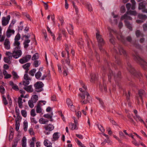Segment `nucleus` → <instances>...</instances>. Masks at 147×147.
<instances>
[{
  "label": "nucleus",
  "mask_w": 147,
  "mask_h": 147,
  "mask_svg": "<svg viewBox=\"0 0 147 147\" xmlns=\"http://www.w3.org/2000/svg\"><path fill=\"white\" fill-rule=\"evenodd\" d=\"M60 134L58 132L55 133L53 135L52 141L57 140L59 137Z\"/></svg>",
  "instance_id": "20"
},
{
  "label": "nucleus",
  "mask_w": 147,
  "mask_h": 147,
  "mask_svg": "<svg viewBox=\"0 0 147 147\" xmlns=\"http://www.w3.org/2000/svg\"><path fill=\"white\" fill-rule=\"evenodd\" d=\"M13 53H11L10 52H7L6 53V55L8 56V57H9V58H11L12 57H13L12 55H13Z\"/></svg>",
  "instance_id": "51"
},
{
  "label": "nucleus",
  "mask_w": 147,
  "mask_h": 147,
  "mask_svg": "<svg viewBox=\"0 0 147 147\" xmlns=\"http://www.w3.org/2000/svg\"><path fill=\"white\" fill-rule=\"evenodd\" d=\"M127 20H128L125 19V20L124 21L125 25L131 31L132 30V25Z\"/></svg>",
  "instance_id": "21"
},
{
  "label": "nucleus",
  "mask_w": 147,
  "mask_h": 147,
  "mask_svg": "<svg viewBox=\"0 0 147 147\" xmlns=\"http://www.w3.org/2000/svg\"><path fill=\"white\" fill-rule=\"evenodd\" d=\"M10 58L9 57H5L4 58V61L6 63H9L10 62Z\"/></svg>",
  "instance_id": "52"
},
{
  "label": "nucleus",
  "mask_w": 147,
  "mask_h": 147,
  "mask_svg": "<svg viewBox=\"0 0 147 147\" xmlns=\"http://www.w3.org/2000/svg\"><path fill=\"white\" fill-rule=\"evenodd\" d=\"M136 35L137 37H143V34L142 33L140 30H137L136 32Z\"/></svg>",
  "instance_id": "38"
},
{
  "label": "nucleus",
  "mask_w": 147,
  "mask_h": 147,
  "mask_svg": "<svg viewBox=\"0 0 147 147\" xmlns=\"http://www.w3.org/2000/svg\"><path fill=\"white\" fill-rule=\"evenodd\" d=\"M20 34L18 33L16 36L15 38V41L13 43L14 46H19L20 45V43L18 41V40L20 39Z\"/></svg>",
  "instance_id": "15"
},
{
  "label": "nucleus",
  "mask_w": 147,
  "mask_h": 147,
  "mask_svg": "<svg viewBox=\"0 0 147 147\" xmlns=\"http://www.w3.org/2000/svg\"><path fill=\"white\" fill-rule=\"evenodd\" d=\"M29 80H26V81H23V84L25 86H26L28 85L30 83Z\"/></svg>",
  "instance_id": "58"
},
{
  "label": "nucleus",
  "mask_w": 147,
  "mask_h": 147,
  "mask_svg": "<svg viewBox=\"0 0 147 147\" xmlns=\"http://www.w3.org/2000/svg\"><path fill=\"white\" fill-rule=\"evenodd\" d=\"M53 115V113H52L51 115H50L49 114H45L43 115V116L45 118H52Z\"/></svg>",
  "instance_id": "47"
},
{
  "label": "nucleus",
  "mask_w": 147,
  "mask_h": 147,
  "mask_svg": "<svg viewBox=\"0 0 147 147\" xmlns=\"http://www.w3.org/2000/svg\"><path fill=\"white\" fill-rule=\"evenodd\" d=\"M24 79L26 80H31L30 78L29 77V76L27 73H26L24 76Z\"/></svg>",
  "instance_id": "49"
},
{
  "label": "nucleus",
  "mask_w": 147,
  "mask_h": 147,
  "mask_svg": "<svg viewBox=\"0 0 147 147\" xmlns=\"http://www.w3.org/2000/svg\"><path fill=\"white\" fill-rule=\"evenodd\" d=\"M126 7L128 11H129V9L131 7V5L130 3H127L126 5Z\"/></svg>",
  "instance_id": "63"
},
{
  "label": "nucleus",
  "mask_w": 147,
  "mask_h": 147,
  "mask_svg": "<svg viewBox=\"0 0 147 147\" xmlns=\"http://www.w3.org/2000/svg\"><path fill=\"white\" fill-rule=\"evenodd\" d=\"M23 88L28 92H32L33 90L31 85H29L26 87H24Z\"/></svg>",
  "instance_id": "25"
},
{
  "label": "nucleus",
  "mask_w": 147,
  "mask_h": 147,
  "mask_svg": "<svg viewBox=\"0 0 147 147\" xmlns=\"http://www.w3.org/2000/svg\"><path fill=\"white\" fill-rule=\"evenodd\" d=\"M42 75V73L40 71H38L35 74V76L36 78L37 79H38Z\"/></svg>",
  "instance_id": "40"
},
{
  "label": "nucleus",
  "mask_w": 147,
  "mask_h": 147,
  "mask_svg": "<svg viewBox=\"0 0 147 147\" xmlns=\"http://www.w3.org/2000/svg\"><path fill=\"white\" fill-rule=\"evenodd\" d=\"M119 136L121 138H123L125 137L123 132L122 131H119Z\"/></svg>",
  "instance_id": "61"
},
{
  "label": "nucleus",
  "mask_w": 147,
  "mask_h": 147,
  "mask_svg": "<svg viewBox=\"0 0 147 147\" xmlns=\"http://www.w3.org/2000/svg\"><path fill=\"white\" fill-rule=\"evenodd\" d=\"M3 101V104L5 105H7L8 104V102L6 99V98L4 96H2Z\"/></svg>",
  "instance_id": "46"
},
{
  "label": "nucleus",
  "mask_w": 147,
  "mask_h": 147,
  "mask_svg": "<svg viewBox=\"0 0 147 147\" xmlns=\"http://www.w3.org/2000/svg\"><path fill=\"white\" fill-rule=\"evenodd\" d=\"M109 80L111 82L110 79L113 78L115 81L119 80L121 78V73L119 71L117 74L115 75L112 71L111 70H109V73L108 74Z\"/></svg>",
  "instance_id": "3"
},
{
  "label": "nucleus",
  "mask_w": 147,
  "mask_h": 147,
  "mask_svg": "<svg viewBox=\"0 0 147 147\" xmlns=\"http://www.w3.org/2000/svg\"><path fill=\"white\" fill-rule=\"evenodd\" d=\"M88 10L89 11H91L92 10V8L91 7L90 4L89 3H88L87 5L86 6Z\"/></svg>",
  "instance_id": "48"
},
{
  "label": "nucleus",
  "mask_w": 147,
  "mask_h": 147,
  "mask_svg": "<svg viewBox=\"0 0 147 147\" xmlns=\"http://www.w3.org/2000/svg\"><path fill=\"white\" fill-rule=\"evenodd\" d=\"M45 131H44V133L46 135H48L50 134V132H47L46 131H50L54 129V127L53 125L51 124H49L45 125L44 127Z\"/></svg>",
  "instance_id": "9"
},
{
  "label": "nucleus",
  "mask_w": 147,
  "mask_h": 147,
  "mask_svg": "<svg viewBox=\"0 0 147 147\" xmlns=\"http://www.w3.org/2000/svg\"><path fill=\"white\" fill-rule=\"evenodd\" d=\"M138 18L140 19L144 20H146L147 18V16L145 15L139 13L138 15Z\"/></svg>",
  "instance_id": "29"
},
{
  "label": "nucleus",
  "mask_w": 147,
  "mask_h": 147,
  "mask_svg": "<svg viewBox=\"0 0 147 147\" xmlns=\"http://www.w3.org/2000/svg\"><path fill=\"white\" fill-rule=\"evenodd\" d=\"M10 18V16L9 15L7 16L6 18L5 17L2 18V24L3 26L7 25L9 23Z\"/></svg>",
  "instance_id": "14"
},
{
  "label": "nucleus",
  "mask_w": 147,
  "mask_h": 147,
  "mask_svg": "<svg viewBox=\"0 0 147 147\" xmlns=\"http://www.w3.org/2000/svg\"><path fill=\"white\" fill-rule=\"evenodd\" d=\"M5 89L2 85H1L0 86V92L2 94L4 93Z\"/></svg>",
  "instance_id": "50"
},
{
  "label": "nucleus",
  "mask_w": 147,
  "mask_h": 147,
  "mask_svg": "<svg viewBox=\"0 0 147 147\" xmlns=\"http://www.w3.org/2000/svg\"><path fill=\"white\" fill-rule=\"evenodd\" d=\"M38 100V96L36 95H33L31 98V100L34 103H36Z\"/></svg>",
  "instance_id": "28"
},
{
  "label": "nucleus",
  "mask_w": 147,
  "mask_h": 147,
  "mask_svg": "<svg viewBox=\"0 0 147 147\" xmlns=\"http://www.w3.org/2000/svg\"><path fill=\"white\" fill-rule=\"evenodd\" d=\"M138 94L140 99L141 100L142 104L143 103L144 101L143 100V97H146V93L144 90H139Z\"/></svg>",
  "instance_id": "16"
},
{
  "label": "nucleus",
  "mask_w": 147,
  "mask_h": 147,
  "mask_svg": "<svg viewBox=\"0 0 147 147\" xmlns=\"http://www.w3.org/2000/svg\"><path fill=\"white\" fill-rule=\"evenodd\" d=\"M15 112L16 115L17 117H18L20 114V111L19 109L17 107H16L15 108Z\"/></svg>",
  "instance_id": "56"
},
{
  "label": "nucleus",
  "mask_w": 147,
  "mask_h": 147,
  "mask_svg": "<svg viewBox=\"0 0 147 147\" xmlns=\"http://www.w3.org/2000/svg\"><path fill=\"white\" fill-rule=\"evenodd\" d=\"M36 112L37 113H40L42 112V109L41 107H36Z\"/></svg>",
  "instance_id": "55"
},
{
  "label": "nucleus",
  "mask_w": 147,
  "mask_h": 147,
  "mask_svg": "<svg viewBox=\"0 0 147 147\" xmlns=\"http://www.w3.org/2000/svg\"><path fill=\"white\" fill-rule=\"evenodd\" d=\"M117 38L119 40L124 44L126 43V41L124 37L121 34H120L117 35Z\"/></svg>",
  "instance_id": "19"
},
{
  "label": "nucleus",
  "mask_w": 147,
  "mask_h": 147,
  "mask_svg": "<svg viewBox=\"0 0 147 147\" xmlns=\"http://www.w3.org/2000/svg\"><path fill=\"white\" fill-rule=\"evenodd\" d=\"M98 128L102 132H104L105 131V129L101 125H98Z\"/></svg>",
  "instance_id": "54"
},
{
  "label": "nucleus",
  "mask_w": 147,
  "mask_h": 147,
  "mask_svg": "<svg viewBox=\"0 0 147 147\" xmlns=\"http://www.w3.org/2000/svg\"><path fill=\"white\" fill-rule=\"evenodd\" d=\"M127 14H130L135 16L137 15V12L135 11L129 10L123 16H121V20H123L124 19L131 20L132 18L130 16H128Z\"/></svg>",
  "instance_id": "6"
},
{
  "label": "nucleus",
  "mask_w": 147,
  "mask_h": 147,
  "mask_svg": "<svg viewBox=\"0 0 147 147\" xmlns=\"http://www.w3.org/2000/svg\"><path fill=\"white\" fill-rule=\"evenodd\" d=\"M118 49L119 51V53L120 55L123 54L124 56L126 55V51L123 49L122 47L119 46Z\"/></svg>",
  "instance_id": "23"
},
{
  "label": "nucleus",
  "mask_w": 147,
  "mask_h": 147,
  "mask_svg": "<svg viewBox=\"0 0 147 147\" xmlns=\"http://www.w3.org/2000/svg\"><path fill=\"white\" fill-rule=\"evenodd\" d=\"M30 41V39H27L25 40L23 44L24 45V47L25 48H27L28 46L29 43Z\"/></svg>",
  "instance_id": "32"
},
{
  "label": "nucleus",
  "mask_w": 147,
  "mask_h": 147,
  "mask_svg": "<svg viewBox=\"0 0 147 147\" xmlns=\"http://www.w3.org/2000/svg\"><path fill=\"white\" fill-rule=\"evenodd\" d=\"M12 74L13 76V78L14 80H16L18 79L19 76H18L16 72L14 71H13L12 72Z\"/></svg>",
  "instance_id": "34"
},
{
  "label": "nucleus",
  "mask_w": 147,
  "mask_h": 147,
  "mask_svg": "<svg viewBox=\"0 0 147 147\" xmlns=\"http://www.w3.org/2000/svg\"><path fill=\"white\" fill-rule=\"evenodd\" d=\"M31 56L30 55H27L25 56L22 57L19 60L20 63L23 64L28 62L31 59Z\"/></svg>",
  "instance_id": "10"
},
{
  "label": "nucleus",
  "mask_w": 147,
  "mask_h": 147,
  "mask_svg": "<svg viewBox=\"0 0 147 147\" xmlns=\"http://www.w3.org/2000/svg\"><path fill=\"white\" fill-rule=\"evenodd\" d=\"M127 69L132 74L137 78L142 76V74L139 71H136L129 63H127Z\"/></svg>",
  "instance_id": "4"
},
{
  "label": "nucleus",
  "mask_w": 147,
  "mask_h": 147,
  "mask_svg": "<svg viewBox=\"0 0 147 147\" xmlns=\"http://www.w3.org/2000/svg\"><path fill=\"white\" fill-rule=\"evenodd\" d=\"M30 114L32 117H34L36 115V114L35 113V110L34 109H32L31 110Z\"/></svg>",
  "instance_id": "59"
},
{
  "label": "nucleus",
  "mask_w": 147,
  "mask_h": 147,
  "mask_svg": "<svg viewBox=\"0 0 147 147\" xmlns=\"http://www.w3.org/2000/svg\"><path fill=\"white\" fill-rule=\"evenodd\" d=\"M36 69H33L31 70L29 72V74L30 75L32 76H34V73L36 72Z\"/></svg>",
  "instance_id": "44"
},
{
  "label": "nucleus",
  "mask_w": 147,
  "mask_h": 147,
  "mask_svg": "<svg viewBox=\"0 0 147 147\" xmlns=\"http://www.w3.org/2000/svg\"><path fill=\"white\" fill-rule=\"evenodd\" d=\"M66 28L70 34L72 35L73 34V30L74 29V27L72 24H67Z\"/></svg>",
  "instance_id": "17"
},
{
  "label": "nucleus",
  "mask_w": 147,
  "mask_h": 147,
  "mask_svg": "<svg viewBox=\"0 0 147 147\" xmlns=\"http://www.w3.org/2000/svg\"><path fill=\"white\" fill-rule=\"evenodd\" d=\"M29 132L31 135H34V133L33 131V129L32 128H30L29 129Z\"/></svg>",
  "instance_id": "60"
},
{
  "label": "nucleus",
  "mask_w": 147,
  "mask_h": 147,
  "mask_svg": "<svg viewBox=\"0 0 147 147\" xmlns=\"http://www.w3.org/2000/svg\"><path fill=\"white\" fill-rule=\"evenodd\" d=\"M134 118L137 122L140 121V122L144 123V121L141 118V117L137 115L136 116H134Z\"/></svg>",
  "instance_id": "27"
},
{
  "label": "nucleus",
  "mask_w": 147,
  "mask_h": 147,
  "mask_svg": "<svg viewBox=\"0 0 147 147\" xmlns=\"http://www.w3.org/2000/svg\"><path fill=\"white\" fill-rule=\"evenodd\" d=\"M80 82L82 88H79L81 93L78 95L79 98L82 104H86L91 101V98L89 93L86 91V86L82 81H80Z\"/></svg>",
  "instance_id": "1"
},
{
  "label": "nucleus",
  "mask_w": 147,
  "mask_h": 147,
  "mask_svg": "<svg viewBox=\"0 0 147 147\" xmlns=\"http://www.w3.org/2000/svg\"><path fill=\"white\" fill-rule=\"evenodd\" d=\"M121 12L122 13H124L125 11V7L124 6H122L120 8Z\"/></svg>",
  "instance_id": "62"
},
{
  "label": "nucleus",
  "mask_w": 147,
  "mask_h": 147,
  "mask_svg": "<svg viewBox=\"0 0 147 147\" xmlns=\"http://www.w3.org/2000/svg\"><path fill=\"white\" fill-rule=\"evenodd\" d=\"M48 121H49L48 120L45 119L43 118H41L39 119L40 122L42 124H46Z\"/></svg>",
  "instance_id": "36"
},
{
  "label": "nucleus",
  "mask_w": 147,
  "mask_h": 147,
  "mask_svg": "<svg viewBox=\"0 0 147 147\" xmlns=\"http://www.w3.org/2000/svg\"><path fill=\"white\" fill-rule=\"evenodd\" d=\"M9 84L10 86H12L13 89L16 90H19L18 86L16 85L12 81H10Z\"/></svg>",
  "instance_id": "24"
},
{
  "label": "nucleus",
  "mask_w": 147,
  "mask_h": 147,
  "mask_svg": "<svg viewBox=\"0 0 147 147\" xmlns=\"http://www.w3.org/2000/svg\"><path fill=\"white\" fill-rule=\"evenodd\" d=\"M22 147H26V139L25 137H23L22 139Z\"/></svg>",
  "instance_id": "30"
},
{
  "label": "nucleus",
  "mask_w": 147,
  "mask_h": 147,
  "mask_svg": "<svg viewBox=\"0 0 147 147\" xmlns=\"http://www.w3.org/2000/svg\"><path fill=\"white\" fill-rule=\"evenodd\" d=\"M14 143L12 144V147H16L17 145L18 140L17 139H15L13 140Z\"/></svg>",
  "instance_id": "42"
},
{
  "label": "nucleus",
  "mask_w": 147,
  "mask_h": 147,
  "mask_svg": "<svg viewBox=\"0 0 147 147\" xmlns=\"http://www.w3.org/2000/svg\"><path fill=\"white\" fill-rule=\"evenodd\" d=\"M110 38L109 40L110 42L113 45L115 44V42L114 40V38L112 36L111 33L110 34Z\"/></svg>",
  "instance_id": "37"
},
{
  "label": "nucleus",
  "mask_w": 147,
  "mask_h": 147,
  "mask_svg": "<svg viewBox=\"0 0 147 147\" xmlns=\"http://www.w3.org/2000/svg\"><path fill=\"white\" fill-rule=\"evenodd\" d=\"M15 46L13 51L12 56L14 58L17 59L21 56L22 53L20 50L21 47L20 46Z\"/></svg>",
  "instance_id": "5"
},
{
  "label": "nucleus",
  "mask_w": 147,
  "mask_h": 147,
  "mask_svg": "<svg viewBox=\"0 0 147 147\" xmlns=\"http://www.w3.org/2000/svg\"><path fill=\"white\" fill-rule=\"evenodd\" d=\"M133 56L136 61L140 64L144 69L147 70V63L139 56L138 53L135 52V54H133Z\"/></svg>",
  "instance_id": "2"
},
{
  "label": "nucleus",
  "mask_w": 147,
  "mask_h": 147,
  "mask_svg": "<svg viewBox=\"0 0 147 147\" xmlns=\"http://www.w3.org/2000/svg\"><path fill=\"white\" fill-rule=\"evenodd\" d=\"M59 31L58 33L59 36L57 38V40H61V39L62 35L61 33L64 36L66 37V31L63 28H59Z\"/></svg>",
  "instance_id": "11"
},
{
  "label": "nucleus",
  "mask_w": 147,
  "mask_h": 147,
  "mask_svg": "<svg viewBox=\"0 0 147 147\" xmlns=\"http://www.w3.org/2000/svg\"><path fill=\"white\" fill-rule=\"evenodd\" d=\"M21 114L23 117H26L27 116V113L26 111L25 110H22L21 111Z\"/></svg>",
  "instance_id": "53"
},
{
  "label": "nucleus",
  "mask_w": 147,
  "mask_h": 147,
  "mask_svg": "<svg viewBox=\"0 0 147 147\" xmlns=\"http://www.w3.org/2000/svg\"><path fill=\"white\" fill-rule=\"evenodd\" d=\"M4 47L7 49H9L10 48V41L9 39L6 38L4 43Z\"/></svg>",
  "instance_id": "18"
},
{
  "label": "nucleus",
  "mask_w": 147,
  "mask_h": 147,
  "mask_svg": "<svg viewBox=\"0 0 147 147\" xmlns=\"http://www.w3.org/2000/svg\"><path fill=\"white\" fill-rule=\"evenodd\" d=\"M66 103L68 106V107L71 111H74L75 110V107L73 105L72 102L71 100L69 98H67L66 100Z\"/></svg>",
  "instance_id": "13"
},
{
  "label": "nucleus",
  "mask_w": 147,
  "mask_h": 147,
  "mask_svg": "<svg viewBox=\"0 0 147 147\" xmlns=\"http://www.w3.org/2000/svg\"><path fill=\"white\" fill-rule=\"evenodd\" d=\"M75 140L76 141L77 140V143L79 145V146H80V147H82V146H83V145H84L82 144V143L79 140L77 139H76Z\"/></svg>",
  "instance_id": "57"
},
{
  "label": "nucleus",
  "mask_w": 147,
  "mask_h": 147,
  "mask_svg": "<svg viewBox=\"0 0 147 147\" xmlns=\"http://www.w3.org/2000/svg\"><path fill=\"white\" fill-rule=\"evenodd\" d=\"M17 121H16L15 126L16 130L18 131L19 128L20 123L19 122H18Z\"/></svg>",
  "instance_id": "45"
},
{
  "label": "nucleus",
  "mask_w": 147,
  "mask_h": 147,
  "mask_svg": "<svg viewBox=\"0 0 147 147\" xmlns=\"http://www.w3.org/2000/svg\"><path fill=\"white\" fill-rule=\"evenodd\" d=\"M146 3L144 2L140 3L139 4L138 9L139 10H142V12L146 13L147 8H146Z\"/></svg>",
  "instance_id": "12"
},
{
  "label": "nucleus",
  "mask_w": 147,
  "mask_h": 147,
  "mask_svg": "<svg viewBox=\"0 0 147 147\" xmlns=\"http://www.w3.org/2000/svg\"><path fill=\"white\" fill-rule=\"evenodd\" d=\"M106 143L109 144H111L112 143V142L109 139V138H107V139H105L104 141L101 143V144L104 145Z\"/></svg>",
  "instance_id": "26"
},
{
  "label": "nucleus",
  "mask_w": 147,
  "mask_h": 147,
  "mask_svg": "<svg viewBox=\"0 0 147 147\" xmlns=\"http://www.w3.org/2000/svg\"><path fill=\"white\" fill-rule=\"evenodd\" d=\"M44 84L43 83L40 81L37 82L34 85L35 88V91L37 92H40L43 90L42 87Z\"/></svg>",
  "instance_id": "8"
},
{
  "label": "nucleus",
  "mask_w": 147,
  "mask_h": 147,
  "mask_svg": "<svg viewBox=\"0 0 147 147\" xmlns=\"http://www.w3.org/2000/svg\"><path fill=\"white\" fill-rule=\"evenodd\" d=\"M91 78L90 81L91 82H94L97 79L96 75L94 74H91L90 75Z\"/></svg>",
  "instance_id": "31"
},
{
  "label": "nucleus",
  "mask_w": 147,
  "mask_h": 147,
  "mask_svg": "<svg viewBox=\"0 0 147 147\" xmlns=\"http://www.w3.org/2000/svg\"><path fill=\"white\" fill-rule=\"evenodd\" d=\"M39 57V56L38 54L37 53H36L33 55L32 58V60H36V59H38Z\"/></svg>",
  "instance_id": "39"
},
{
  "label": "nucleus",
  "mask_w": 147,
  "mask_h": 147,
  "mask_svg": "<svg viewBox=\"0 0 147 147\" xmlns=\"http://www.w3.org/2000/svg\"><path fill=\"white\" fill-rule=\"evenodd\" d=\"M72 3L74 8L75 9L76 14L77 15H78L79 14L78 8L77 6L75 5V3L74 1H72Z\"/></svg>",
  "instance_id": "33"
},
{
  "label": "nucleus",
  "mask_w": 147,
  "mask_h": 147,
  "mask_svg": "<svg viewBox=\"0 0 147 147\" xmlns=\"http://www.w3.org/2000/svg\"><path fill=\"white\" fill-rule=\"evenodd\" d=\"M18 103L19 107L20 108H22V99L21 97H19L18 99Z\"/></svg>",
  "instance_id": "35"
},
{
  "label": "nucleus",
  "mask_w": 147,
  "mask_h": 147,
  "mask_svg": "<svg viewBox=\"0 0 147 147\" xmlns=\"http://www.w3.org/2000/svg\"><path fill=\"white\" fill-rule=\"evenodd\" d=\"M30 63H28L22 66V67L23 68L26 70V73H28V71L29 70V67H30Z\"/></svg>",
  "instance_id": "22"
},
{
  "label": "nucleus",
  "mask_w": 147,
  "mask_h": 147,
  "mask_svg": "<svg viewBox=\"0 0 147 147\" xmlns=\"http://www.w3.org/2000/svg\"><path fill=\"white\" fill-rule=\"evenodd\" d=\"M71 129L72 130L77 129V125L75 124H73L72 125V127Z\"/></svg>",
  "instance_id": "64"
},
{
  "label": "nucleus",
  "mask_w": 147,
  "mask_h": 147,
  "mask_svg": "<svg viewBox=\"0 0 147 147\" xmlns=\"http://www.w3.org/2000/svg\"><path fill=\"white\" fill-rule=\"evenodd\" d=\"M96 38L97 40L99 49L100 51H102L103 49L101 48L104 44L105 42L103 38H102L99 32H98L96 34Z\"/></svg>",
  "instance_id": "7"
},
{
  "label": "nucleus",
  "mask_w": 147,
  "mask_h": 147,
  "mask_svg": "<svg viewBox=\"0 0 147 147\" xmlns=\"http://www.w3.org/2000/svg\"><path fill=\"white\" fill-rule=\"evenodd\" d=\"M23 127L24 130L26 131L27 130L28 128V123L24 121L23 123Z\"/></svg>",
  "instance_id": "41"
},
{
  "label": "nucleus",
  "mask_w": 147,
  "mask_h": 147,
  "mask_svg": "<svg viewBox=\"0 0 147 147\" xmlns=\"http://www.w3.org/2000/svg\"><path fill=\"white\" fill-rule=\"evenodd\" d=\"M33 103H34L33 101L31 100H29L28 102V104L29 107L32 108L34 107V105Z\"/></svg>",
  "instance_id": "43"
}]
</instances>
